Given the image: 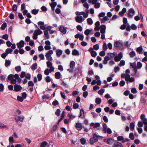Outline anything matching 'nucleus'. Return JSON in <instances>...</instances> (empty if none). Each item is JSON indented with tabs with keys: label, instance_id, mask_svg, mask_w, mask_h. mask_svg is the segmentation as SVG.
<instances>
[{
	"label": "nucleus",
	"instance_id": "obj_1",
	"mask_svg": "<svg viewBox=\"0 0 147 147\" xmlns=\"http://www.w3.org/2000/svg\"><path fill=\"white\" fill-rule=\"evenodd\" d=\"M53 51L52 50H50L46 53L45 56L47 60L48 61H51L53 58L51 56V55L53 53Z\"/></svg>",
	"mask_w": 147,
	"mask_h": 147
},
{
	"label": "nucleus",
	"instance_id": "obj_2",
	"mask_svg": "<svg viewBox=\"0 0 147 147\" xmlns=\"http://www.w3.org/2000/svg\"><path fill=\"white\" fill-rule=\"evenodd\" d=\"M46 64L47 67L50 68V73H51V72L54 71V67L52 66L53 64L51 62V61H47L46 62Z\"/></svg>",
	"mask_w": 147,
	"mask_h": 147
},
{
	"label": "nucleus",
	"instance_id": "obj_3",
	"mask_svg": "<svg viewBox=\"0 0 147 147\" xmlns=\"http://www.w3.org/2000/svg\"><path fill=\"white\" fill-rule=\"evenodd\" d=\"M103 141L106 143L111 145L114 142V140L112 138H108L107 139H104Z\"/></svg>",
	"mask_w": 147,
	"mask_h": 147
},
{
	"label": "nucleus",
	"instance_id": "obj_4",
	"mask_svg": "<svg viewBox=\"0 0 147 147\" xmlns=\"http://www.w3.org/2000/svg\"><path fill=\"white\" fill-rule=\"evenodd\" d=\"M14 119L16 122H18L19 121L22 122L24 118V117L23 116H18L14 117Z\"/></svg>",
	"mask_w": 147,
	"mask_h": 147
},
{
	"label": "nucleus",
	"instance_id": "obj_5",
	"mask_svg": "<svg viewBox=\"0 0 147 147\" xmlns=\"http://www.w3.org/2000/svg\"><path fill=\"white\" fill-rule=\"evenodd\" d=\"M75 19L76 21L78 23H81L84 20L82 16H80L75 17Z\"/></svg>",
	"mask_w": 147,
	"mask_h": 147
},
{
	"label": "nucleus",
	"instance_id": "obj_6",
	"mask_svg": "<svg viewBox=\"0 0 147 147\" xmlns=\"http://www.w3.org/2000/svg\"><path fill=\"white\" fill-rule=\"evenodd\" d=\"M24 42L23 40H21L20 41L17 43V46L18 48H20L24 47Z\"/></svg>",
	"mask_w": 147,
	"mask_h": 147
},
{
	"label": "nucleus",
	"instance_id": "obj_7",
	"mask_svg": "<svg viewBox=\"0 0 147 147\" xmlns=\"http://www.w3.org/2000/svg\"><path fill=\"white\" fill-rule=\"evenodd\" d=\"M22 89V87L20 85L15 84L14 85V90L16 92L20 91Z\"/></svg>",
	"mask_w": 147,
	"mask_h": 147
},
{
	"label": "nucleus",
	"instance_id": "obj_8",
	"mask_svg": "<svg viewBox=\"0 0 147 147\" xmlns=\"http://www.w3.org/2000/svg\"><path fill=\"white\" fill-rule=\"evenodd\" d=\"M90 126L93 127L94 128H95L100 126V124L99 123H95L93 122H92L90 124Z\"/></svg>",
	"mask_w": 147,
	"mask_h": 147
},
{
	"label": "nucleus",
	"instance_id": "obj_9",
	"mask_svg": "<svg viewBox=\"0 0 147 147\" xmlns=\"http://www.w3.org/2000/svg\"><path fill=\"white\" fill-rule=\"evenodd\" d=\"M49 5L51 7L52 10L54 11L55 10V7L57 5V2H53L50 3Z\"/></svg>",
	"mask_w": 147,
	"mask_h": 147
},
{
	"label": "nucleus",
	"instance_id": "obj_10",
	"mask_svg": "<svg viewBox=\"0 0 147 147\" xmlns=\"http://www.w3.org/2000/svg\"><path fill=\"white\" fill-rule=\"evenodd\" d=\"M113 146L114 147H123V145L118 142H115Z\"/></svg>",
	"mask_w": 147,
	"mask_h": 147
},
{
	"label": "nucleus",
	"instance_id": "obj_11",
	"mask_svg": "<svg viewBox=\"0 0 147 147\" xmlns=\"http://www.w3.org/2000/svg\"><path fill=\"white\" fill-rule=\"evenodd\" d=\"M92 134L93 136L92 137L94 140V142H97L98 141L99 138L100 137V136L95 133H93Z\"/></svg>",
	"mask_w": 147,
	"mask_h": 147
},
{
	"label": "nucleus",
	"instance_id": "obj_12",
	"mask_svg": "<svg viewBox=\"0 0 147 147\" xmlns=\"http://www.w3.org/2000/svg\"><path fill=\"white\" fill-rule=\"evenodd\" d=\"M100 32L101 33H104L105 32L106 29V26L105 25H102L100 26Z\"/></svg>",
	"mask_w": 147,
	"mask_h": 147
},
{
	"label": "nucleus",
	"instance_id": "obj_13",
	"mask_svg": "<svg viewBox=\"0 0 147 147\" xmlns=\"http://www.w3.org/2000/svg\"><path fill=\"white\" fill-rule=\"evenodd\" d=\"M66 28L63 26H61L59 28V30L62 33L65 34L67 32Z\"/></svg>",
	"mask_w": 147,
	"mask_h": 147
},
{
	"label": "nucleus",
	"instance_id": "obj_14",
	"mask_svg": "<svg viewBox=\"0 0 147 147\" xmlns=\"http://www.w3.org/2000/svg\"><path fill=\"white\" fill-rule=\"evenodd\" d=\"M117 55V53L116 52H113L112 53H108L107 54V55H108L110 58L111 59H113L114 57H115V56H116Z\"/></svg>",
	"mask_w": 147,
	"mask_h": 147
},
{
	"label": "nucleus",
	"instance_id": "obj_15",
	"mask_svg": "<svg viewBox=\"0 0 147 147\" xmlns=\"http://www.w3.org/2000/svg\"><path fill=\"white\" fill-rule=\"evenodd\" d=\"M76 127L78 130H81L82 128V125L81 123H77L76 124Z\"/></svg>",
	"mask_w": 147,
	"mask_h": 147
},
{
	"label": "nucleus",
	"instance_id": "obj_16",
	"mask_svg": "<svg viewBox=\"0 0 147 147\" xmlns=\"http://www.w3.org/2000/svg\"><path fill=\"white\" fill-rule=\"evenodd\" d=\"M42 32L38 29V30H35L33 33V35H38L42 34Z\"/></svg>",
	"mask_w": 147,
	"mask_h": 147
},
{
	"label": "nucleus",
	"instance_id": "obj_17",
	"mask_svg": "<svg viewBox=\"0 0 147 147\" xmlns=\"http://www.w3.org/2000/svg\"><path fill=\"white\" fill-rule=\"evenodd\" d=\"M110 58L109 56L108 55L104 57V59L103 61V63L104 64H106L108 63V61L109 60Z\"/></svg>",
	"mask_w": 147,
	"mask_h": 147
},
{
	"label": "nucleus",
	"instance_id": "obj_18",
	"mask_svg": "<svg viewBox=\"0 0 147 147\" xmlns=\"http://www.w3.org/2000/svg\"><path fill=\"white\" fill-rule=\"evenodd\" d=\"M84 116V111L83 109H81L80 110V115L79 117L82 118H83Z\"/></svg>",
	"mask_w": 147,
	"mask_h": 147
},
{
	"label": "nucleus",
	"instance_id": "obj_19",
	"mask_svg": "<svg viewBox=\"0 0 147 147\" xmlns=\"http://www.w3.org/2000/svg\"><path fill=\"white\" fill-rule=\"evenodd\" d=\"M56 53L58 57H60L62 54L63 51L61 49H57L56 50Z\"/></svg>",
	"mask_w": 147,
	"mask_h": 147
},
{
	"label": "nucleus",
	"instance_id": "obj_20",
	"mask_svg": "<svg viewBox=\"0 0 147 147\" xmlns=\"http://www.w3.org/2000/svg\"><path fill=\"white\" fill-rule=\"evenodd\" d=\"M75 63L74 61H71L70 63V67L71 69H72L71 71H73L74 69V67L75 65Z\"/></svg>",
	"mask_w": 147,
	"mask_h": 147
},
{
	"label": "nucleus",
	"instance_id": "obj_21",
	"mask_svg": "<svg viewBox=\"0 0 147 147\" xmlns=\"http://www.w3.org/2000/svg\"><path fill=\"white\" fill-rule=\"evenodd\" d=\"M13 78L14 75L12 74H10L8 76L6 80L7 81H8V80L11 81Z\"/></svg>",
	"mask_w": 147,
	"mask_h": 147
},
{
	"label": "nucleus",
	"instance_id": "obj_22",
	"mask_svg": "<svg viewBox=\"0 0 147 147\" xmlns=\"http://www.w3.org/2000/svg\"><path fill=\"white\" fill-rule=\"evenodd\" d=\"M136 51L137 52H139V53H142V51H143V48L142 46L140 47H138L136 49Z\"/></svg>",
	"mask_w": 147,
	"mask_h": 147
},
{
	"label": "nucleus",
	"instance_id": "obj_23",
	"mask_svg": "<svg viewBox=\"0 0 147 147\" xmlns=\"http://www.w3.org/2000/svg\"><path fill=\"white\" fill-rule=\"evenodd\" d=\"M72 54L73 55H79V53L78 51L76 49H74L72 51Z\"/></svg>",
	"mask_w": 147,
	"mask_h": 147
},
{
	"label": "nucleus",
	"instance_id": "obj_24",
	"mask_svg": "<svg viewBox=\"0 0 147 147\" xmlns=\"http://www.w3.org/2000/svg\"><path fill=\"white\" fill-rule=\"evenodd\" d=\"M129 127L130 130L132 131H133L134 129L135 124L133 122H131L130 124Z\"/></svg>",
	"mask_w": 147,
	"mask_h": 147
},
{
	"label": "nucleus",
	"instance_id": "obj_25",
	"mask_svg": "<svg viewBox=\"0 0 147 147\" xmlns=\"http://www.w3.org/2000/svg\"><path fill=\"white\" fill-rule=\"evenodd\" d=\"M61 76L60 73L59 72H56L55 74V77L56 79H59L60 78V76Z\"/></svg>",
	"mask_w": 147,
	"mask_h": 147
},
{
	"label": "nucleus",
	"instance_id": "obj_26",
	"mask_svg": "<svg viewBox=\"0 0 147 147\" xmlns=\"http://www.w3.org/2000/svg\"><path fill=\"white\" fill-rule=\"evenodd\" d=\"M37 67V64L36 63H34L32 65L31 69L32 70H35Z\"/></svg>",
	"mask_w": 147,
	"mask_h": 147
},
{
	"label": "nucleus",
	"instance_id": "obj_27",
	"mask_svg": "<svg viewBox=\"0 0 147 147\" xmlns=\"http://www.w3.org/2000/svg\"><path fill=\"white\" fill-rule=\"evenodd\" d=\"M13 51V50L10 48L7 49L5 51V52L7 54L9 53H11Z\"/></svg>",
	"mask_w": 147,
	"mask_h": 147
},
{
	"label": "nucleus",
	"instance_id": "obj_28",
	"mask_svg": "<svg viewBox=\"0 0 147 147\" xmlns=\"http://www.w3.org/2000/svg\"><path fill=\"white\" fill-rule=\"evenodd\" d=\"M103 127V131L105 133H106V130L107 128V124L105 123H103L102 124Z\"/></svg>",
	"mask_w": 147,
	"mask_h": 147
},
{
	"label": "nucleus",
	"instance_id": "obj_29",
	"mask_svg": "<svg viewBox=\"0 0 147 147\" xmlns=\"http://www.w3.org/2000/svg\"><path fill=\"white\" fill-rule=\"evenodd\" d=\"M140 102L141 103H145L146 102V99L143 96L141 97Z\"/></svg>",
	"mask_w": 147,
	"mask_h": 147
},
{
	"label": "nucleus",
	"instance_id": "obj_30",
	"mask_svg": "<svg viewBox=\"0 0 147 147\" xmlns=\"http://www.w3.org/2000/svg\"><path fill=\"white\" fill-rule=\"evenodd\" d=\"M65 116L64 112V111H63L61 115V117L60 119L58 121V123H59V122H60L64 118Z\"/></svg>",
	"mask_w": 147,
	"mask_h": 147
},
{
	"label": "nucleus",
	"instance_id": "obj_31",
	"mask_svg": "<svg viewBox=\"0 0 147 147\" xmlns=\"http://www.w3.org/2000/svg\"><path fill=\"white\" fill-rule=\"evenodd\" d=\"M11 64V61L10 60H5V65L6 67H7L9 66Z\"/></svg>",
	"mask_w": 147,
	"mask_h": 147
},
{
	"label": "nucleus",
	"instance_id": "obj_32",
	"mask_svg": "<svg viewBox=\"0 0 147 147\" xmlns=\"http://www.w3.org/2000/svg\"><path fill=\"white\" fill-rule=\"evenodd\" d=\"M92 30V29L90 30L87 29L84 32V34L86 35H88L90 33L91 31Z\"/></svg>",
	"mask_w": 147,
	"mask_h": 147
},
{
	"label": "nucleus",
	"instance_id": "obj_33",
	"mask_svg": "<svg viewBox=\"0 0 147 147\" xmlns=\"http://www.w3.org/2000/svg\"><path fill=\"white\" fill-rule=\"evenodd\" d=\"M129 137L130 139L131 140H133L134 139V134L132 133H130L129 135Z\"/></svg>",
	"mask_w": 147,
	"mask_h": 147
},
{
	"label": "nucleus",
	"instance_id": "obj_34",
	"mask_svg": "<svg viewBox=\"0 0 147 147\" xmlns=\"http://www.w3.org/2000/svg\"><path fill=\"white\" fill-rule=\"evenodd\" d=\"M38 9H33L32 10L31 13L34 15L37 14L38 12Z\"/></svg>",
	"mask_w": 147,
	"mask_h": 147
},
{
	"label": "nucleus",
	"instance_id": "obj_35",
	"mask_svg": "<svg viewBox=\"0 0 147 147\" xmlns=\"http://www.w3.org/2000/svg\"><path fill=\"white\" fill-rule=\"evenodd\" d=\"M102 100L100 98H97L96 99L95 102L98 104H100L101 101Z\"/></svg>",
	"mask_w": 147,
	"mask_h": 147
},
{
	"label": "nucleus",
	"instance_id": "obj_36",
	"mask_svg": "<svg viewBox=\"0 0 147 147\" xmlns=\"http://www.w3.org/2000/svg\"><path fill=\"white\" fill-rule=\"evenodd\" d=\"M87 21L88 24L89 25H92L93 22L91 18H88L87 20Z\"/></svg>",
	"mask_w": 147,
	"mask_h": 147
},
{
	"label": "nucleus",
	"instance_id": "obj_37",
	"mask_svg": "<svg viewBox=\"0 0 147 147\" xmlns=\"http://www.w3.org/2000/svg\"><path fill=\"white\" fill-rule=\"evenodd\" d=\"M109 20V18L107 16H104L101 19V20L102 21V22H104L105 21H107Z\"/></svg>",
	"mask_w": 147,
	"mask_h": 147
},
{
	"label": "nucleus",
	"instance_id": "obj_38",
	"mask_svg": "<svg viewBox=\"0 0 147 147\" xmlns=\"http://www.w3.org/2000/svg\"><path fill=\"white\" fill-rule=\"evenodd\" d=\"M7 24L5 22H4L1 25V29L2 30H4L5 29L6 27H7Z\"/></svg>",
	"mask_w": 147,
	"mask_h": 147
},
{
	"label": "nucleus",
	"instance_id": "obj_39",
	"mask_svg": "<svg viewBox=\"0 0 147 147\" xmlns=\"http://www.w3.org/2000/svg\"><path fill=\"white\" fill-rule=\"evenodd\" d=\"M0 127L5 128L6 129H7L8 128L7 125H5L3 123L1 122H0Z\"/></svg>",
	"mask_w": 147,
	"mask_h": 147
},
{
	"label": "nucleus",
	"instance_id": "obj_40",
	"mask_svg": "<svg viewBox=\"0 0 147 147\" xmlns=\"http://www.w3.org/2000/svg\"><path fill=\"white\" fill-rule=\"evenodd\" d=\"M45 81L47 82H49L51 81V79L49 76H48L45 78Z\"/></svg>",
	"mask_w": 147,
	"mask_h": 147
},
{
	"label": "nucleus",
	"instance_id": "obj_41",
	"mask_svg": "<svg viewBox=\"0 0 147 147\" xmlns=\"http://www.w3.org/2000/svg\"><path fill=\"white\" fill-rule=\"evenodd\" d=\"M105 90L104 89L102 88L98 91V93L101 95H102L104 92Z\"/></svg>",
	"mask_w": 147,
	"mask_h": 147
},
{
	"label": "nucleus",
	"instance_id": "obj_42",
	"mask_svg": "<svg viewBox=\"0 0 147 147\" xmlns=\"http://www.w3.org/2000/svg\"><path fill=\"white\" fill-rule=\"evenodd\" d=\"M16 70L18 72H20L21 70V67L20 66H16L15 67Z\"/></svg>",
	"mask_w": 147,
	"mask_h": 147
},
{
	"label": "nucleus",
	"instance_id": "obj_43",
	"mask_svg": "<svg viewBox=\"0 0 147 147\" xmlns=\"http://www.w3.org/2000/svg\"><path fill=\"white\" fill-rule=\"evenodd\" d=\"M81 143L82 144H84L86 143V141L85 139L82 138L80 140Z\"/></svg>",
	"mask_w": 147,
	"mask_h": 147
},
{
	"label": "nucleus",
	"instance_id": "obj_44",
	"mask_svg": "<svg viewBox=\"0 0 147 147\" xmlns=\"http://www.w3.org/2000/svg\"><path fill=\"white\" fill-rule=\"evenodd\" d=\"M103 49L104 51H106L107 49V46L106 44L105 43H104L103 45Z\"/></svg>",
	"mask_w": 147,
	"mask_h": 147
},
{
	"label": "nucleus",
	"instance_id": "obj_45",
	"mask_svg": "<svg viewBox=\"0 0 147 147\" xmlns=\"http://www.w3.org/2000/svg\"><path fill=\"white\" fill-rule=\"evenodd\" d=\"M135 13V11L132 8L130 9L128 11V13H130L134 14Z\"/></svg>",
	"mask_w": 147,
	"mask_h": 147
},
{
	"label": "nucleus",
	"instance_id": "obj_46",
	"mask_svg": "<svg viewBox=\"0 0 147 147\" xmlns=\"http://www.w3.org/2000/svg\"><path fill=\"white\" fill-rule=\"evenodd\" d=\"M121 45V43L119 42H115V44H114V46L116 47H120V45Z\"/></svg>",
	"mask_w": 147,
	"mask_h": 147
},
{
	"label": "nucleus",
	"instance_id": "obj_47",
	"mask_svg": "<svg viewBox=\"0 0 147 147\" xmlns=\"http://www.w3.org/2000/svg\"><path fill=\"white\" fill-rule=\"evenodd\" d=\"M49 69H48V68L46 69L44 72V74L46 75H49Z\"/></svg>",
	"mask_w": 147,
	"mask_h": 147
},
{
	"label": "nucleus",
	"instance_id": "obj_48",
	"mask_svg": "<svg viewBox=\"0 0 147 147\" xmlns=\"http://www.w3.org/2000/svg\"><path fill=\"white\" fill-rule=\"evenodd\" d=\"M79 107V105L77 103H74L73 105V108L74 109H76L78 108Z\"/></svg>",
	"mask_w": 147,
	"mask_h": 147
},
{
	"label": "nucleus",
	"instance_id": "obj_49",
	"mask_svg": "<svg viewBox=\"0 0 147 147\" xmlns=\"http://www.w3.org/2000/svg\"><path fill=\"white\" fill-rule=\"evenodd\" d=\"M47 142L46 141H44L42 142L40 145L41 147H45L47 144Z\"/></svg>",
	"mask_w": 147,
	"mask_h": 147
},
{
	"label": "nucleus",
	"instance_id": "obj_50",
	"mask_svg": "<svg viewBox=\"0 0 147 147\" xmlns=\"http://www.w3.org/2000/svg\"><path fill=\"white\" fill-rule=\"evenodd\" d=\"M37 77L39 81H40L42 79V75L41 74H38L37 75Z\"/></svg>",
	"mask_w": 147,
	"mask_h": 147
},
{
	"label": "nucleus",
	"instance_id": "obj_51",
	"mask_svg": "<svg viewBox=\"0 0 147 147\" xmlns=\"http://www.w3.org/2000/svg\"><path fill=\"white\" fill-rule=\"evenodd\" d=\"M125 65V61L123 60L121 61L119 64L118 65L119 66H124Z\"/></svg>",
	"mask_w": 147,
	"mask_h": 147
},
{
	"label": "nucleus",
	"instance_id": "obj_52",
	"mask_svg": "<svg viewBox=\"0 0 147 147\" xmlns=\"http://www.w3.org/2000/svg\"><path fill=\"white\" fill-rule=\"evenodd\" d=\"M142 66V63L139 62H138L137 63V67L138 69H140Z\"/></svg>",
	"mask_w": 147,
	"mask_h": 147
},
{
	"label": "nucleus",
	"instance_id": "obj_53",
	"mask_svg": "<svg viewBox=\"0 0 147 147\" xmlns=\"http://www.w3.org/2000/svg\"><path fill=\"white\" fill-rule=\"evenodd\" d=\"M93 47V49L94 50H97L99 48V45L98 44H96L94 45Z\"/></svg>",
	"mask_w": 147,
	"mask_h": 147
},
{
	"label": "nucleus",
	"instance_id": "obj_54",
	"mask_svg": "<svg viewBox=\"0 0 147 147\" xmlns=\"http://www.w3.org/2000/svg\"><path fill=\"white\" fill-rule=\"evenodd\" d=\"M17 100L19 101L22 102L23 101L24 99L22 97L18 96L17 97Z\"/></svg>",
	"mask_w": 147,
	"mask_h": 147
},
{
	"label": "nucleus",
	"instance_id": "obj_55",
	"mask_svg": "<svg viewBox=\"0 0 147 147\" xmlns=\"http://www.w3.org/2000/svg\"><path fill=\"white\" fill-rule=\"evenodd\" d=\"M129 55L130 57H133L135 55L136 53H135L134 51H132L130 53Z\"/></svg>",
	"mask_w": 147,
	"mask_h": 147
},
{
	"label": "nucleus",
	"instance_id": "obj_56",
	"mask_svg": "<svg viewBox=\"0 0 147 147\" xmlns=\"http://www.w3.org/2000/svg\"><path fill=\"white\" fill-rule=\"evenodd\" d=\"M94 6L95 8H98L100 7V3H96L95 4Z\"/></svg>",
	"mask_w": 147,
	"mask_h": 147
},
{
	"label": "nucleus",
	"instance_id": "obj_57",
	"mask_svg": "<svg viewBox=\"0 0 147 147\" xmlns=\"http://www.w3.org/2000/svg\"><path fill=\"white\" fill-rule=\"evenodd\" d=\"M84 13V11L79 12L78 11H76V15H83Z\"/></svg>",
	"mask_w": 147,
	"mask_h": 147
},
{
	"label": "nucleus",
	"instance_id": "obj_58",
	"mask_svg": "<svg viewBox=\"0 0 147 147\" xmlns=\"http://www.w3.org/2000/svg\"><path fill=\"white\" fill-rule=\"evenodd\" d=\"M26 75V73L24 71H22L21 73L20 77L21 78H23L25 76V77Z\"/></svg>",
	"mask_w": 147,
	"mask_h": 147
},
{
	"label": "nucleus",
	"instance_id": "obj_59",
	"mask_svg": "<svg viewBox=\"0 0 147 147\" xmlns=\"http://www.w3.org/2000/svg\"><path fill=\"white\" fill-rule=\"evenodd\" d=\"M123 139L124 138L122 136H119L117 138V140L119 141H123Z\"/></svg>",
	"mask_w": 147,
	"mask_h": 147
},
{
	"label": "nucleus",
	"instance_id": "obj_60",
	"mask_svg": "<svg viewBox=\"0 0 147 147\" xmlns=\"http://www.w3.org/2000/svg\"><path fill=\"white\" fill-rule=\"evenodd\" d=\"M17 6L16 4L13 5L12 7V9L13 11H17Z\"/></svg>",
	"mask_w": 147,
	"mask_h": 147
},
{
	"label": "nucleus",
	"instance_id": "obj_61",
	"mask_svg": "<svg viewBox=\"0 0 147 147\" xmlns=\"http://www.w3.org/2000/svg\"><path fill=\"white\" fill-rule=\"evenodd\" d=\"M130 65L131 66L132 68H135L136 67H137L136 64L135 63H130Z\"/></svg>",
	"mask_w": 147,
	"mask_h": 147
},
{
	"label": "nucleus",
	"instance_id": "obj_62",
	"mask_svg": "<svg viewBox=\"0 0 147 147\" xmlns=\"http://www.w3.org/2000/svg\"><path fill=\"white\" fill-rule=\"evenodd\" d=\"M77 29L80 31H81L82 30V28L80 25H78L76 26Z\"/></svg>",
	"mask_w": 147,
	"mask_h": 147
},
{
	"label": "nucleus",
	"instance_id": "obj_63",
	"mask_svg": "<svg viewBox=\"0 0 147 147\" xmlns=\"http://www.w3.org/2000/svg\"><path fill=\"white\" fill-rule=\"evenodd\" d=\"M105 51H100L99 53V55L101 56H104L105 55Z\"/></svg>",
	"mask_w": 147,
	"mask_h": 147
},
{
	"label": "nucleus",
	"instance_id": "obj_64",
	"mask_svg": "<svg viewBox=\"0 0 147 147\" xmlns=\"http://www.w3.org/2000/svg\"><path fill=\"white\" fill-rule=\"evenodd\" d=\"M61 111L59 109H58L55 112V114L57 116H59L60 115Z\"/></svg>",
	"mask_w": 147,
	"mask_h": 147
}]
</instances>
